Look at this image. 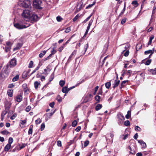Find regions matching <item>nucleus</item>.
Returning a JSON list of instances; mask_svg holds the SVG:
<instances>
[{"label":"nucleus","instance_id":"53","mask_svg":"<svg viewBox=\"0 0 156 156\" xmlns=\"http://www.w3.org/2000/svg\"><path fill=\"white\" fill-rule=\"evenodd\" d=\"M99 87L98 86H97L94 88V94L95 95L96 94V92L98 89Z\"/></svg>","mask_w":156,"mask_h":156},{"label":"nucleus","instance_id":"47","mask_svg":"<svg viewBox=\"0 0 156 156\" xmlns=\"http://www.w3.org/2000/svg\"><path fill=\"white\" fill-rule=\"evenodd\" d=\"M126 18H124L122 19V20L121 21V23L122 24H124L125 23V22L126 21Z\"/></svg>","mask_w":156,"mask_h":156},{"label":"nucleus","instance_id":"25","mask_svg":"<svg viewBox=\"0 0 156 156\" xmlns=\"http://www.w3.org/2000/svg\"><path fill=\"white\" fill-rule=\"evenodd\" d=\"M105 86L106 87L107 89H109L111 86V83L110 82H108L107 83H106L105 84Z\"/></svg>","mask_w":156,"mask_h":156},{"label":"nucleus","instance_id":"38","mask_svg":"<svg viewBox=\"0 0 156 156\" xmlns=\"http://www.w3.org/2000/svg\"><path fill=\"white\" fill-rule=\"evenodd\" d=\"M150 72L152 73L153 74H156V68L154 69H151Z\"/></svg>","mask_w":156,"mask_h":156},{"label":"nucleus","instance_id":"64","mask_svg":"<svg viewBox=\"0 0 156 156\" xmlns=\"http://www.w3.org/2000/svg\"><path fill=\"white\" fill-rule=\"evenodd\" d=\"M7 112V111L5 110L2 112L1 115H5L6 114Z\"/></svg>","mask_w":156,"mask_h":156},{"label":"nucleus","instance_id":"15","mask_svg":"<svg viewBox=\"0 0 156 156\" xmlns=\"http://www.w3.org/2000/svg\"><path fill=\"white\" fill-rule=\"evenodd\" d=\"M144 74L143 73H141L140 74H138L136 76V78L138 77L139 78H141V80H144Z\"/></svg>","mask_w":156,"mask_h":156},{"label":"nucleus","instance_id":"1","mask_svg":"<svg viewBox=\"0 0 156 156\" xmlns=\"http://www.w3.org/2000/svg\"><path fill=\"white\" fill-rule=\"evenodd\" d=\"M11 68L9 66V63L4 66L0 72L1 76L2 78L7 77L10 72Z\"/></svg>","mask_w":156,"mask_h":156},{"label":"nucleus","instance_id":"37","mask_svg":"<svg viewBox=\"0 0 156 156\" xmlns=\"http://www.w3.org/2000/svg\"><path fill=\"white\" fill-rule=\"evenodd\" d=\"M65 83V81L64 80H60L59 82V85L61 87H63Z\"/></svg>","mask_w":156,"mask_h":156},{"label":"nucleus","instance_id":"63","mask_svg":"<svg viewBox=\"0 0 156 156\" xmlns=\"http://www.w3.org/2000/svg\"><path fill=\"white\" fill-rule=\"evenodd\" d=\"M22 87L23 89V90L26 89V88L27 87V84L26 83L23 84L22 85Z\"/></svg>","mask_w":156,"mask_h":156},{"label":"nucleus","instance_id":"8","mask_svg":"<svg viewBox=\"0 0 156 156\" xmlns=\"http://www.w3.org/2000/svg\"><path fill=\"white\" fill-rule=\"evenodd\" d=\"M29 19L31 20L33 22H36L39 19L37 15L35 14H33L31 16H30Z\"/></svg>","mask_w":156,"mask_h":156},{"label":"nucleus","instance_id":"29","mask_svg":"<svg viewBox=\"0 0 156 156\" xmlns=\"http://www.w3.org/2000/svg\"><path fill=\"white\" fill-rule=\"evenodd\" d=\"M84 81H85V80L84 79L83 80H81V82H80L79 83H77L75 86H73V87H70L69 89H72L75 87H76V86H79L80 84L84 82Z\"/></svg>","mask_w":156,"mask_h":156},{"label":"nucleus","instance_id":"55","mask_svg":"<svg viewBox=\"0 0 156 156\" xmlns=\"http://www.w3.org/2000/svg\"><path fill=\"white\" fill-rule=\"evenodd\" d=\"M108 46V44H106L105 45L104 51H105V52L107 50Z\"/></svg>","mask_w":156,"mask_h":156},{"label":"nucleus","instance_id":"28","mask_svg":"<svg viewBox=\"0 0 156 156\" xmlns=\"http://www.w3.org/2000/svg\"><path fill=\"white\" fill-rule=\"evenodd\" d=\"M132 4L134 5L135 7H136L138 5V4L137 3V2L136 0L133 1L132 2Z\"/></svg>","mask_w":156,"mask_h":156},{"label":"nucleus","instance_id":"33","mask_svg":"<svg viewBox=\"0 0 156 156\" xmlns=\"http://www.w3.org/2000/svg\"><path fill=\"white\" fill-rule=\"evenodd\" d=\"M40 83L37 81H35L34 83V85L35 88L36 89H37L38 87V85L40 84Z\"/></svg>","mask_w":156,"mask_h":156},{"label":"nucleus","instance_id":"50","mask_svg":"<svg viewBox=\"0 0 156 156\" xmlns=\"http://www.w3.org/2000/svg\"><path fill=\"white\" fill-rule=\"evenodd\" d=\"M89 144V141L88 140H87L84 142V147H87Z\"/></svg>","mask_w":156,"mask_h":156},{"label":"nucleus","instance_id":"34","mask_svg":"<svg viewBox=\"0 0 156 156\" xmlns=\"http://www.w3.org/2000/svg\"><path fill=\"white\" fill-rule=\"evenodd\" d=\"M13 141V138L12 137H9L8 140V144L10 145H11Z\"/></svg>","mask_w":156,"mask_h":156},{"label":"nucleus","instance_id":"18","mask_svg":"<svg viewBox=\"0 0 156 156\" xmlns=\"http://www.w3.org/2000/svg\"><path fill=\"white\" fill-rule=\"evenodd\" d=\"M70 90V89L68 90L67 87H63L62 89V91L64 93H67Z\"/></svg>","mask_w":156,"mask_h":156},{"label":"nucleus","instance_id":"2","mask_svg":"<svg viewBox=\"0 0 156 156\" xmlns=\"http://www.w3.org/2000/svg\"><path fill=\"white\" fill-rule=\"evenodd\" d=\"M14 26L17 29L21 30L29 27L30 25L23 21H20L16 23H14Z\"/></svg>","mask_w":156,"mask_h":156},{"label":"nucleus","instance_id":"43","mask_svg":"<svg viewBox=\"0 0 156 156\" xmlns=\"http://www.w3.org/2000/svg\"><path fill=\"white\" fill-rule=\"evenodd\" d=\"M151 59L148 60H147L146 61V63H145V65H149L151 62Z\"/></svg>","mask_w":156,"mask_h":156},{"label":"nucleus","instance_id":"60","mask_svg":"<svg viewBox=\"0 0 156 156\" xmlns=\"http://www.w3.org/2000/svg\"><path fill=\"white\" fill-rule=\"evenodd\" d=\"M57 145L58 147H61L62 146V143L61 141L58 140L57 142Z\"/></svg>","mask_w":156,"mask_h":156},{"label":"nucleus","instance_id":"31","mask_svg":"<svg viewBox=\"0 0 156 156\" xmlns=\"http://www.w3.org/2000/svg\"><path fill=\"white\" fill-rule=\"evenodd\" d=\"M11 47L6 46L5 47V50L6 52L9 51L11 49Z\"/></svg>","mask_w":156,"mask_h":156},{"label":"nucleus","instance_id":"36","mask_svg":"<svg viewBox=\"0 0 156 156\" xmlns=\"http://www.w3.org/2000/svg\"><path fill=\"white\" fill-rule=\"evenodd\" d=\"M124 125L127 126H128L130 125V122L129 120L126 121L124 122Z\"/></svg>","mask_w":156,"mask_h":156},{"label":"nucleus","instance_id":"3","mask_svg":"<svg viewBox=\"0 0 156 156\" xmlns=\"http://www.w3.org/2000/svg\"><path fill=\"white\" fill-rule=\"evenodd\" d=\"M19 4L23 7L29 8L31 7V2L29 0H20Z\"/></svg>","mask_w":156,"mask_h":156},{"label":"nucleus","instance_id":"23","mask_svg":"<svg viewBox=\"0 0 156 156\" xmlns=\"http://www.w3.org/2000/svg\"><path fill=\"white\" fill-rule=\"evenodd\" d=\"M1 133L3 135H8L9 132L6 130H5L1 132Z\"/></svg>","mask_w":156,"mask_h":156},{"label":"nucleus","instance_id":"27","mask_svg":"<svg viewBox=\"0 0 156 156\" xmlns=\"http://www.w3.org/2000/svg\"><path fill=\"white\" fill-rule=\"evenodd\" d=\"M132 71L131 70H129L126 71V75H128V78H129L131 76V75L132 73Z\"/></svg>","mask_w":156,"mask_h":156},{"label":"nucleus","instance_id":"40","mask_svg":"<svg viewBox=\"0 0 156 156\" xmlns=\"http://www.w3.org/2000/svg\"><path fill=\"white\" fill-rule=\"evenodd\" d=\"M77 122L76 120L74 121L72 123V126L73 127H75L77 125Z\"/></svg>","mask_w":156,"mask_h":156},{"label":"nucleus","instance_id":"11","mask_svg":"<svg viewBox=\"0 0 156 156\" xmlns=\"http://www.w3.org/2000/svg\"><path fill=\"white\" fill-rule=\"evenodd\" d=\"M138 142L142 146V148H145L146 147L147 145L146 143L143 140H138Z\"/></svg>","mask_w":156,"mask_h":156},{"label":"nucleus","instance_id":"45","mask_svg":"<svg viewBox=\"0 0 156 156\" xmlns=\"http://www.w3.org/2000/svg\"><path fill=\"white\" fill-rule=\"evenodd\" d=\"M80 17V16L77 14V15L73 19V22L75 21L76 20H77V19L78 18Z\"/></svg>","mask_w":156,"mask_h":156},{"label":"nucleus","instance_id":"48","mask_svg":"<svg viewBox=\"0 0 156 156\" xmlns=\"http://www.w3.org/2000/svg\"><path fill=\"white\" fill-rule=\"evenodd\" d=\"M33 61H30V63L29 64L28 67L31 68L32 67L33 65Z\"/></svg>","mask_w":156,"mask_h":156},{"label":"nucleus","instance_id":"52","mask_svg":"<svg viewBox=\"0 0 156 156\" xmlns=\"http://www.w3.org/2000/svg\"><path fill=\"white\" fill-rule=\"evenodd\" d=\"M62 19L60 16H58L56 17V20L58 22L61 21Z\"/></svg>","mask_w":156,"mask_h":156},{"label":"nucleus","instance_id":"39","mask_svg":"<svg viewBox=\"0 0 156 156\" xmlns=\"http://www.w3.org/2000/svg\"><path fill=\"white\" fill-rule=\"evenodd\" d=\"M54 73H53L51 75V76L49 79V81L51 82L54 79Z\"/></svg>","mask_w":156,"mask_h":156},{"label":"nucleus","instance_id":"21","mask_svg":"<svg viewBox=\"0 0 156 156\" xmlns=\"http://www.w3.org/2000/svg\"><path fill=\"white\" fill-rule=\"evenodd\" d=\"M102 107V105L100 104H98L95 107V109L96 111H98Z\"/></svg>","mask_w":156,"mask_h":156},{"label":"nucleus","instance_id":"13","mask_svg":"<svg viewBox=\"0 0 156 156\" xmlns=\"http://www.w3.org/2000/svg\"><path fill=\"white\" fill-rule=\"evenodd\" d=\"M128 82V80H126L123 81L121 83V86L120 87V89H121L123 87L126 85L127 84V83Z\"/></svg>","mask_w":156,"mask_h":156},{"label":"nucleus","instance_id":"7","mask_svg":"<svg viewBox=\"0 0 156 156\" xmlns=\"http://www.w3.org/2000/svg\"><path fill=\"white\" fill-rule=\"evenodd\" d=\"M118 119V123L119 125H121L125 119L124 117L121 114H118L117 115Z\"/></svg>","mask_w":156,"mask_h":156},{"label":"nucleus","instance_id":"16","mask_svg":"<svg viewBox=\"0 0 156 156\" xmlns=\"http://www.w3.org/2000/svg\"><path fill=\"white\" fill-rule=\"evenodd\" d=\"M7 93L9 96L12 97L13 95V90L12 89H9L7 91Z\"/></svg>","mask_w":156,"mask_h":156},{"label":"nucleus","instance_id":"51","mask_svg":"<svg viewBox=\"0 0 156 156\" xmlns=\"http://www.w3.org/2000/svg\"><path fill=\"white\" fill-rule=\"evenodd\" d=\"M92 16V14H91V15L89 16H88V17H87L84 21V22L86 23L87 21L89 20V19Z\"/></svg>","mask_w":156,"mask_h":156},{"label":"nucleus","instance_id":"12","mask_svg":"<svg viewBox=\"0 0 156 156\" xmlns=\"http://www.w3.org/2000/svg\"><path fill=\"white\" fill-rule=\"evenodd\" d=\"M120 81L119 80H115V82L113 84V88L115 89L116 87H118Z\"/></svg>","mask_w":156,"mask_h":156},{"label":"nucleus","instance_id":"10","mask_svg":"<svg viewBox=\"0 0 156 156\" xmlns=\"http://www.w3.org/2000/svg\"><path fill=\"white\" fill-rule=\"evenodd\" d=\"M22 44L20 43H18L16 45V46L14 48L13 51H16L20 49L22 46Z\"/></svg>","mask_w":156,"mask_h":156},{"label":"nucleus","instance_id":"24","mask_svg":"<svg viewBox=\"0 0 156 156\" xmlns=\"http://www.w3.org/2000/svg\"><path fill=\"white\" fill-rule=\"evenodd\" d=\"M131 115V110L128 111L127 112V114L126 115L125 117L127 119H129Z\"/></svg>","mask_w":156,"mask_h":156},{"label":"nucleus","instance_id":"62","mask_svg":"<svg viewBox=\"0 0 156 156\" xmlns=\"http://www.w3.org/2000/svg\"><path fill=\"white\" fill-rule=\"evenodd\" d=\"M81 127L80 126H77L76 128L75 129V131L77 132L79 131L81 129Z\"/></svg>","mask_w":156,"mask_h":156},{"label":"nucleus","instance_id":"57","mask_svg":"<svg viewBox=\"0 0 156 156\" xmlns=\"http://www.w3.org/2000/svg\"><path fill=\"white\" fill-rule=\"evenodd\" d=\"M45 125L44 123H43L41 125V131L44 130V128H45Z\"/></svg>","mask_w":156,"mask_h":156},{"label":"nucleus","instance_id":"5","mask_svg":"<svg viewBox=\"0 0 156 156\" xmlns=\"http://www.w3.org/2000/svg\"><path fill=\"white\" fill-rule=\"evenodd\" d=\"M31 14V12L28 9L24 10L22 14V16L26 18H30Z\"/></svg>","mask_w":156,"mask_h":156},{"label":"nucleus","instance_id":"58","mask_svg":"<svg viewBox=\"0 0 156 156\" xmlns=\"http://www.w3.org/2000/svg\"><path fill=\"white\" fill-rule=\"evenodd\" d=\"M95 2H94L93 4H91L87 6L86 7V9H88V8H89L90 7H91L92 6H93V5H95Z\"/></svg>","mask_w":156,"mask_h":156},{"label":"nucleus","instance_id":"54","mask_svg":"<svg viewBox=\"0 0 156 156\" xmlns=\"http://www.w3.org/2000/svg\"><path fill=\"white\" fill-rule=\"evenodd\" d=\"M70 30H71V29H70V27H69L66 28V30L65 31V32H66V33H68L70 31Z\"/></svg>","mask_w":156,"mask_h":156},{"label":"nucleus","instance_id":"42","mask_svg":"<svg viewBox=\"0 0 156 156\" xmlns=\"http://www.w3.org/2000/svg\"><path fill=\"white\" fill-rule=\"evenodd\" d=\"M31 109V107L30 106H28L25 109V111L27 112H29Z\"/></svg>","mask_w":156,"mask_h":156},{"label":"nucleus","instance_id":"19","mask_svg":"<svg viewBox=\"0 0 156 156\" xmlns=\"http://www.w3.org/2000/svg\"><path fill=\"white\" fill-rule=\"evenodd\" d=\"M154 53V51H152V50H149L147 51H145L144 52V54L145 55H147L149 54H153Z\"/></svg>","mask_w":156,"mask_h":156},{"label":"nucleus","instance_id":"59","mask_svg":"<svg viewBox=\"0 0 156 156\" xmlns=\"http://www.w3.org/2000/svg\"><path fill=\"white\" fill-rule=\"evenodd\" d=\"M41 122V120L39 118L37 119L35 121V122L36 124H39Z\"/></svg>","mask_w":156,"mask_h":156},{"label":"nucleus","instance_id":"46","mask_svg":"<svg viewBox=\"0 0 156 156\" xmlns=\"http://www.w3.org/2000/svg\"><path fill=\"white\" fill-rule=\"evenodd\" d=\"M6 46L11 47L12 44L9 41H8L6 43Z\"/></svg>","mask_w":156,"mask_h":156},{"label":"nucleus","instance_id":"14","mask_svg":"<svg viewBox=\"0 0 156 156\" xmlns=\"http://www.w3.org/2000/svg\"><path fill=\"white\" fill-rule=\"evenodd\" d=\"M11 146V145H10L8 144L4 147V151H5L6 152L8 151L9 149L10 148Z\"/></svg>","mask_w":156,"mask_h":156},{"label":"nucleus","instance_id":"20","mask_svg":"<svg viewBox=\"0 0 156 156\" xmlns=\"http://www.w3.org/2000/svg\"><path fill=\"white\" fill-rule=\"evenodd\" d=\"M47 52L46 51H43L41 52V53L39 55V57L40 58L42 57Z\"/></svg>","mask_w":156,"mask_h":156},{"label":"nucleus","instance_id":"61","mask_svg":"<svg viewBox=\"0 0 156 156\" xmlns=\"http://www.w3.org/2000/svg\"><path fill=\"white\" fill-rule=\"evenodd\" d=\"M129 50H127L124 54V55L125 56L127 57L129 55Z\"/></svg>","mask_w":156,"mask_h":156},{"label":"nucleus","instance_id":"26","mask_svg":"<svg viewBox=\"0 0 156 156\" xmlns=\"http://www.w3.org/2000/svg\"><path fill=\"white\" fill-rule=\"evenodd\" d=\"M19 75H17L13 78L12 79V81L13 82H15L17 81L19 79Z\"/></svg>","mask_w":156,"mask_h":156},{"label":"nucleus","instance_id":"6","mask_svg":"<svg viewBox=\"0 0 156 156\" xmlns=\"http://www.w3.org/2000/svg\"><path fill=\"white\" fill-rule=\"evenodd\" d=\"M9 66L11 68L15 67L17 64V60L15 58L11 59L9 62Z\"/></svg>","mask_w":156,"mask_h":156},{"label":"nucleus","instance_id":"30","mask_svg":"<svg viewBox=\"0 0 156 156\" xmlns=\"http://www.w3.org/2000/svg\"><path fill=\"white\" fill-rule=\"evenodd\" d=\"M128 149L130 150V151H129V153L131 154H134L135 153V152L134 151H132L131 148L130 146L128 147Z\"/></svg>","mask_w":156,"mask_h":156},{"label":"nucleus","instance_id":"22","mask_svg":"<svg viewBox=\"0 0 156 156\" xmlns=\"http://www.w3.org/2000/svg\"><path fill=\"white\" fill-rule=\"evenodd\" d=\"M33 126L32 125H30V126L29 129L28 131V134H31L33 132Z\"/></svg>","mask_w":156,"mask_h":156},{"label":"nucleus","instance_id":"35","mask_svg":"<svg viewBox=\"0 0 156 156\" xmlns=\"http://www.w3.org/2000/svg\"><path fill=\"white\" fill-rule=\"evenodd\" d=\"M29 73V72H25L23 73V76L24 78H26L27 77L28 75V73Z\"/></svg>","mask_w":156,"mask_h":156},{"label":"nucleus","instance_id":"17","mask_svg":"<svg viewBox=\"0 0 156 156\" xmlns=\"http://www.w3.org/2000/svg\"><path fill=\"white\" fill-rule=\"evenodd\" d=\"M16 100L18 102H20L22 100L23 97L21 95L17 96L16 97Z\"/></svg>","mask_w":156,"mask_h":156},{"label":"nucleus","instance_id":"41","mask_svg":"<svg viewBox=\"0 0 156 156\" xmlns=\"http://www.w3.org/2000/svg\"><path fill=\"white\" fill-rule=\"evenodd\" d=\"M17 114L16 113H14L13 115L10 118L11 120H13L17 116Z\"/></svg>","mask_w":156,"mask_h":156},{"label":"nucleus","instance_id":"9","mask_svg":"<svg viewBox=\"0 0 156 156\" xmlns=\"http://www.w3.org/2000/svg\"><path fill=\"white\" fill-rule=\"evenodd\" d=\"M20 150V145L18 144L14 148L11 150L10 151H11L12 152H17Z\"/></svg>","mask_w":156,"mask_h":156},{"label":"nucleus","instance_id":"56","mask_svg":"<svg viewBox=\"0 0 156 156\" xmlns=\"http://www.w3.org/2000/svg\"><path fill=\"white\" fill-rule=\"evenodd\" d=\"M79 4H78V5H77V10L78 11H80L81 9V8L82 7V4H81V3L80 4V5L79 6V8H78V7L79 6Z\"/></svg>","mask_w":156,"mask_h":156},{"label":"nucleus","instance_id":"32","mask_svg":"<svg viewBox=\"0 0 156 156\" xmlns=\"http://www.w3.org/2000/svg\"><path fill=\"white\" fill-rule=\"evenodd\" d=\"M100 99H101V97L99 95H96L95 97V100L98 102H100Z\"/></svg>","mask_w":156,"mask_h":156},{"label":"nucleus","instance_id":"4","mask_svg":"<svg viewBox=\"0 0 156 156\" xmlns=\"http://www.w3.org/2000/svg\"><path fill=\"white\" fill-rule=\"evenodd\" d=\"M42 3L41 0H34L33 4L34 8L38 9H41V5Z\"/></svg>","mask_w":156,"mask_h":156},{"label":"nucleus","instance_id":"49","mask_svg":"<svg viewBox=\"0 0 156 156\" xmlns=\"http://www.w3.org/2000/svg\"><path fill=\"white\" fill-rule=\"evenodd\" d=\"M135 130L137 131H140L141 130V128L140 127H139L138 126H136L135 128Z\"/></svg>","mask_w":156,"mask_h":156},{"label":"nucleus","instance_id":"44","mask_svg":"<svg viewBox=\"0 0 156 156\" xmlns=\"http://www.w3.org/2000/svg\"><path fill=\"white\" fill-rule=\"evenodd\" d=\"M56 52V50H55V48H52V50L51 51V54L52 55H54L55 53Z\"/></svg>","mask_w":156,"mask_h":156}]
</instances>
